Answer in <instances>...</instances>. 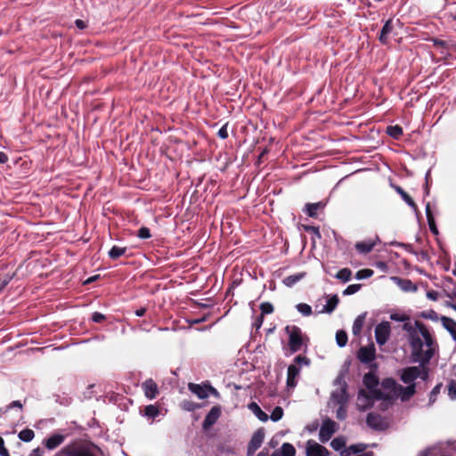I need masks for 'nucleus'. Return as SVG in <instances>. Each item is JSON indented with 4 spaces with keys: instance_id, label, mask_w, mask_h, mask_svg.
Wrapping results in <instances>:
<instances>
[{
    "instance_id": "f257e3e1",
    "label": "nucleus",
    "mask_w": 456,
    "mask_h": 456,
    "mask_svg": "<svg viewBox=\"0 0 456 456\" xmlns=\"http://www.w3.org/2000/svg\"><path fill=\"white\" fill-rule=\"evenodd\" d=\"M96 450L99 448L94 443L76 440L65 445L59 454L63 456H96Z\"/></svg>"
},
{
    "instance_id": "f03ea898",
    "label": "nucleus",
    "mask_w": 456,
    "mask_h": 456,
    "mask_svg": "<svg viewBox=\"0 0 456 456\" xmlns=\"http://www.w3.org/2000/svg\"><path fill=\"white\" fill-rule=\"evenodd\" d=\"M285 331L289 335L288 346L290 354L300 351L305 345V338L301 329L296 325H288L285 328Z\"/></svg>"
},
{
    "instance_id": "7ed1b4c3",
    "label": "nucleus",
    "mask_w": 456,
    "mask_h": 456,
    "mask_svg": "<svg viewBox=\"0 0 456 456\" xmlns=\"http://www.w3.org/2000/svg\"><path fill=\"white\" fill-rule=\"evenodd\" d=\"M357 358L358 360L365 364L370 363V368L376 369L377 363H372V362L376 358V348L374 344H370L367 346H361L357 351Z\"/></svg>"
},
{
    "instance_id": "20e7f679",
    "label": "nucleus",
    "mask_w": 456,
    "mask_h": 456,
    "mask_svg": "<svg viewBox=\"0 0 456 456\" xmlns=\"http://www.w3.org/2000/svg\"><path fill=\"white\" fill-rule=\"evenodd\" d=\"M338 424L330 419V418H326L322 420L320 432H319V439L322 443L328 442L334 433L338 430Z\"/></svg>"
},
{
    "instance_id": "39448f33",
    "label": "nucleus",
    "mask_w": 456,
    "mask_h": 456,
    "mask_svg": "<svg viewBox=\"0 0 456 456\" xmlns=\"http://www.w3.org/2000/svg\"><path fill=\"white\" fill-rule=\"evenodd\" d=\"M390 336V323L388 322H382L375 328V338L379 346L385 345Z\"/></svg>"
},
{
    "instance_id": "423d86ee",
    "label": "nucleus",
    "mask_w": 456,
    "mask_h": 456,
    "mask_svg": "<svg viewBox=\"0 0 456 456\" xmlns=\"http://www.w3.org/2000/svg\"><path fill=\"white\" fill-rule=\"evenodd\" d=\"M366 424L372 429L383 431L387 428L385 419L379 413L370 412L366 418Z\"/></svg>"
},
{
    "instance_id": "0eeeda50",
    "label": "nucleus",
    "mask_w": 456,
    "mask_h": 456,
    "mask_svg": "<svg viewBox=\"0 0 456 456\" xmlns=\"http://www.w3.org/2000/svg\"><path fill=\"white\" fill-rule=\"evenodd\" d=\"M264 438H265V432L263 429H258L256 430L248 444V448H247V456H252L254 455V453L256 452V451L261 446V444H263L264 442Z\"/></svg>"
},
{
    "instance_id": "6e6552de",
    "label": "nucleus",
    "mask_w": 456,
    "mask_h": 456,
    "mask_svg": "<svg viewBox=\"0 0 456 456\" xmlns=\"http://www.w3.org/2000/svg\"><path fill=\"white\" fill-rule=\"evenodd\" d=\"M306 456H329V450L314 440H308L305 446Z\"/></svg>"
},
{
    "instance_id": "1a4fd4ad",
    "label": "nucleus",
    "mask_w": 456,
    "mask_h": 456,
    "mask_svg": "<svg viewBox=\"0 0 456 456\" xmlns=\"http://www.w3.org/2000/svg\"><path fill=\"white\" fill-rule=\"evenodd\" d=\"M333 397L337 399L338 403H340V406L338 408L336 411V418L339 420H343L347 416L346 408L343 405L344 403L347 399L346 395V384L345 383L343 387L341 388V392L339 395H336L333 394Z\"/></svg>"
},
{
    "instance_id": "9d476101",
    "label": "nucleus",
    "mask_w": 456,
    "mask_h": 456,
    "mask_svg": "<svg viewBox=\"0 0 456 456\" xmlns=\"http://www.w3.org/2000/svg\"><path fill=\"white\" fill-rule=\"evenodd\" d=\"M415 326L424 338L425 345L428 348H439L436 340L433 338L427 327L419 321L415 322Z\"/></svg>"
},
{
    "instance_id": "9b49d317",
    "label": "nucleus",
    "mask_w": 456,
    "mask_h": 456,
    "mask_svg": "<svg viewBox=\"0 0 456 456\" xmlns=\"http://www.w3.org/2000/svg\"><path fill=\"white\" fill-rule=\"evenodd\" d=\"M221 413L222 410L220 405L213 406L205 417V419L202 423V428L204 430L209 429L220 418Z\"/></svg>"
},
{
    "instance_id": "f8f14e48",
    "label": "nucleus",
    "mask_w": 456,
    "mask_h": 456,
    "mask_svg": "<svg viewBox=\"0 0 456 456\" xmlns=\"http://www.w3.org/2000/svg\"><path fill=\"white\" fill-rule=\"evenodd\" d=\"M420 376V367L411 366L403 370L401 380L405 384L414 383L413 381Z\"/></svg>"
},
{
    "instance_id": "ddd939ff",
    "label": "nucleus",
    "mask_w": 456,
    "mask_h": 456,
    "mask_svg": "<svg viewBox=\"0 0 456 456\" xmlns=\"http://www.w3.org/2000/svg\"><path fill=\"white\" fill-rule=\"evenodd\" d=\"M142 388L143 390L144 395L148 399H155L159 395V387L157 383L152 379H146L142 384Z\"/></svg>"
},
{
    "instance_id": "4468645a",
    "label": "nucleus",
    "mask_w": 456,
    "mask_h": 456,
    "mask_svg": "<svg viewBox=\"0 0 456 456\" xmlns=\"http://www.w3.org/2000/svg\"><path fill=\"white\" fill-rule=\"evenodd\" d=\"M300 374V369L296 364H290L287 371V387L294 388L297 384V379Z\"/></svg>"
},
{
    "instance_id": "2eb2a0df",
    "label": "nucleus",
    "mask_w": 456,
    "mask_h": 456,
    "mask_svg": "<svg viewBox=\"0 0 456 456\" xmlns=\"http://www.w3.org/2000/svg\"><path fill=\"white\" fill-rule=\"evenodd\" d=\"M65 438L66 436L64 435L55 433L45 439L43 444L48 450H54L65 441Z\"/></svg>"
},
{
    "instance_id": "dca6fc26",
    "label": "nucleus",
    "mask_w": 456,
    "mask_h": 456,
    "mask_svg": "<svg viewBox=\"0 0 456 456\" xmlns=\"http://www.w3.org/2000/svg\"><path fill=\"white\" fill-rule=\"evenodd\" d=\"M411 346V356L414 362H418L419 357L422 355L423 341L419 337H411L410 340Z\"/></svg>"
},
{
    "instance_id": "f3484780",
    "label": "nucleus",
    "mask_w": 456,
    "mask_h": 456,
    "mask_svg": "<svg viewBox=\"0 0 456 456\" xmlns=\"http://www.w3.org/2000/svg\"><path fill=\"white\" fill-rule=\"evenodd\" d=\"M416 393V384L411 383L407 387L399 386L398 393L401 395V400L403 402L409 401Z\"/></svg>"
},
{
    "instance_id": "a211bd4d",
    "label": "nucleus",
    "mask_w": 456,
    "mask_h": 456,
    "mask_svg": "<svg viewBox=\"0 0 456 456\" xmlns=\"http://www.w3.org/2000/svg\"><path fill=\"white\" fill-rule=\"evenodd\" d=\"M189 390L196 395L200 399H206L208 397V384L201 386L200 384L189 383Z\"/></svg>"
},
{
    "instance_id": "6ab92c4d",
    "label": "nucleus",
    "mask_w": 456,
    "mask_h": 456,
    "mask_svg": "<svg viewBox=\"0 0 456 456\" xmlns=\"http://www.w3.org/2000/svg\"><path fill=\"white\" fill-rule=\"evenodd\" d=\"M378 240L379 237L376 236L374 240L358 241L355 244V248L361 254H368L373 249Z\"/></svg>"
},
{
    "instance_id": "aec40b11",
    "label": "nucleus",
    "mask_w": 456,
    "mask_h": 456,
    "mask_svg": "<svg viewBox=\"0 0 456 456\" xmlns=\"http://www.w3.org/2000/svg\"><path fill=\"white\" fill-rule=\"evenodd\" d=\"M393 29H394L393 20L388 19L385 22V24L380 31V34L379 37L380 43H382L383 45H387L388 43V36L393 31Z\"/></svg>"
},
{
    "instance_id": "412c9836",
    "label": "nucleus",
    "mask_w": 456,
    "mask_h": 456,
    "mask_svg": "<svg viewBox=\"0 0 456 456\" xmlns=\"http://www.w3.org/2000/svg\"><path fill=\"white\" fill-rule=\"evenodd\" d=\"M425 210H426L427 220H428V224L430 232L434 235H438L439 232H438L429 202L427 203Z\"/></svg>"
},
{
    "instance_id": "4be33fe9",
    "label": "nucleus",
    "mask_w": 456,
    "mask_h": 456,
    "mask_svg": "<svg viewBox=\"0 0 456 456\" xmlns=\"http://www.w3.org/2000/svg\"><path fill=\"white\" fill-rule=\"evenodd\" d=\"M379 383V381L378 377L372 371L364 374L363 384L370 391L376 388Z\"/></svg>"
},
{
    "instance_id": "5701e85b",
    "label": "nucleus",
    "mask_w": 456,
    "mask_h": 456,
    "mask_svg": "<svg viewBox=\"0 0 456 456\" xmlns=\"http://www.w3.org/2000/svg\"><path fill=\"white\" fill-rule=\"evenodd\" d=\"M367 444H351L349 447L345 448L341 451V456H350L352 453L356 454L365 451Z\"/></svg>"
},
{
    "instance_id": "b1692460",
    "label": "nucleus",
    "mask_w": 456,
    "mask_h": 456,
    "mask_svg": "<svg viewBox=\"0 0 456 456\" xmlns=\"http://www.w3.org/2000/svg\"><path fill=\"white\" fill-rule=\"evenodd\" d=\"M325 204L322 201L316 203H307L305 206V212L310 216L316 218L318 216V210L323 208Z\"/></svg>"
},
{
    "instance_id": "393cba45",
    "label": "nucleus",
    "mask_w": 456,
    "mask_h": 456,
    "mask_svg": "<svg viewBox=\"0 0 456 456\" xmlns=\"http://www.w3.org/2000/svg\"><path fill=\"white\" fill-rule=\"evenodd\" d=\"M443 326L446 330H448L452 336L453 339L456 340V322L446 316H442L441 318Z\"/></svg>"
},
{
    "instance_id": "a878e982",
    "label": "nucleus",
    "mask_w": 456,
    "mask_h": 456,
    "mask_svg": "<svg viewBox=\"0 0 456 456\" xmlns=\"http://www.w3.org/2000/svg\"><path fill=\"white\" fill-rule=\"evenodd\" d=\"M439 348H428L426 351L422 350V355L419 357L418 362H420V367L426 366L430 360L434 357Z\"/></svg>"
},
{
    "instance_id": "bb28decb",
    "label": "nucleus",
    "mask_w": 456,
    "mask_h": 456,
    "mask_svg": "<svg viewBox=\"0 0 456 456\" xmlns=\"http://www.w3.org/2000/svg\"><path fill=\"white\" fill-rule=\"evenodd\" d=\"M399 386L400 385L397 384L395 379H394L393 378H386L381 382L382 388L393 392V395H397Z\"/></svg>"
},
{
    "instance_id": "cd10ccee",
    "label": "nucleus",
    "mask_w": 456,
    "mask_h": 456,
    "mask_svg": "<svg viewBox=\"0 0 456 456\" xmlns=\"http://www.w3.org/2000/svg\"><path fill=\"white\" fill-rule=\"evenodd\" d=\"M248 409L252 411V412L257 417V419L261 421H266L268 419V415L262 411L259 405L252 402L248 404Z\"/></svg>"
},
{
    "instance_id": "c85d7f7f",
    "label": "nucleus",
    "mask_w": 456,
    "mask_h": 456,
    "mask_svg": "<svg viewBox=\"0 0 456 456\" xmlns=\"http://www.w3.org/2000/svg\"><path fill=\"white\" fill-rule=\"evenodd\" d=\"M396 192L402 197V199L413 209H417V205L412 198L400 186L395 187Z\"/></svg>"
},
{
    "instance_id": "c756f323",
    "label": "nucleus",
    "mask_w": 456,
    "mask_h": 456,
    "mask_svg": "<svg viewBox=\"0 0 456 456\" xmlns=\"http://www.w3.org/2000/svg\"><path fill=\"white\" fill-rule=\"evenodd\" d=\"M339 303V298L337 295L332 296L328 301L327 304L324 305L323 309L321 311V313H332L337 305Z\"/></svg>"
},
{
    "instance_id": "7c9ffc66",
    "label": "nucleus",
    "mask_w": 456,
    "mask_h": 456,
    "mask_svg": "<svg viewBox=\"0 0 456 456\" xmlns=\"http://www.w3.org/2000/svg\"><path fill=\"white\" fill-rule=\"evenodd\" d=\"M126 251V247H118L115 245L110 249L108 255L110 259L116 260L121 256L125 255Z\"/></svg>"
},
{
    "instance_id": "2f4dec72",
    "label": "nucleus",
    "mask_w": 456,
    "mask_h": 456,
    "mask_svg": "<svg viewBox=\"0 0 456 456\" xmlns=\"http://www.w3.org/2000/svg\"><path fill=\"white\" fill-rule=\"evenodd\" d=\"M373 397L378 400H383L384 402H391L394 399V395L390 393H385L377 387L373 390H370Z\"/></svg>"
},
{
    "instance_id": "473e14b6",
    "label": "nucleus",
    "mask_w": 456,
    "mask_h": 456,
    "mask_svg": "<svg viewBox=\"0 0 456 456\" xmlns=\"http://www.w3.org/2000/svg\"><path fill=\"white\" fill-rule=\"evenodd\" d=\"M305 273H295V274L287 276L286 278H284L283 283L287 287H292L297 282H298L301 279H303L305 277Z\"/></svg>"
},
{
    "instance_id": "72a5a7b5",
    "label": "nucleus",
    "mask_w": 456,
    "mask_h": 456,
    "mask_svg": "<svg viewBox=\"0 0 456 456\" xmlns=\"http://www.w3.org/2000/svg\"><path fill=\"white\" fill-rule=\"evenodd\" d=\"M159 414V407H157L156 405L150 404V405L145 406V408L143 409V415L148 418L154 419Z\"/></svg>"
},
{
    "instance_id": "f704fd0d",
    "label": "nucleus",
    "mask_w": 456,
    "mask_h": 456,
    "mask_svg": "<svg viewBox=\"0 0 456 456\" xmlns=\"http://www.w3.org/2000/svg\"><path fill=\"white\" fill-rule=\"evenodd\" d=\"M281 456H295L296 449L289 443H284L281 448Z\"/></svg>"
},
{
    "instance_id": "c9c22d12",
    "label": "nucleus",
    "mask_w": 456,
    "mask_h": 456,
    "mask_svg": "<svg viewBox=\"0 0 456 456\" xmlns=\"http://www.w3.org/2000/svg\"><path fill=\"white\" fill-rule=\"evenodd\" d=\"M18 436L21 441L28 443L34 438L35 433L30 428H25L19 433Z\"/></svg>"
},
{
    "instance_id": "e433bc0d",
    "label": "nucleus",
    "mask_w": 456,
    "mask_h": 456,
    "mask_svg": "<svg viewBox=\"0 0 456 456\" xmlns=\"http://www.w3.org/2000/svg\"><path fill=\"white\" fill-rule=\"evenodd\" d=\"M336 341L338 346L343 347L347 344L348 338L345 330H338L336 333Z\"/></svg>"
},
{
    "instance_id": "4c0bfd02",
    "label": "nucleus",
    "mask_w": 456,
    "mask_h": 456,
    "mask_svg": "<svg viewBox=\"0 0 456 456\" xmlns=\"http://www.w3.org/2000/svg\"><path fill=\"white\" fill-rule=\"evenodd\" d=\"M363 323H364V316L359 315L354 320V322L353 323L352 330H353L354 335H358L362 331Z\"/></svg>"
},
{
    "instance_id": "58836bf2",
    "label": "nucleus",
    "mask_w": 456,
    "mask_h": 456,
    "mask_svg": "<svg viewBox=\"0 0 456 456\" xmlns=\"http://www.w3.org/2000/svg\"><path fill=\"white\" fill-rule=\"evenodd\" d=\"M387 134L394 139H398L403 134V128L398 126H390L387 129Z\"/></svg>"
},
{
    "instance_id": "ea45409f",
    "label": "nucleus",
    "mask_w": 456,
    "mask_h": 456,
    "mask_svg": "<svg viewBox=\"0 0 456 456\" xmlns=\"http://www.w3.org/2000/svg\"><path fill=\"white\" fill-rule=\"evenodd\" d=\"M352 271L349 268H343L339 270L336 274V278L341 280L344 282L350 281Z\"/></svg>"
},
{
    "instance_id": "a19ab883",
    "label": "nucleus",
    "mask_w": 456,
    "mask_h": 456,
    "mask_svg": "<svg viewBox=\"0 0 456 456\" xmlns=\"http://www.w3.org/2000/svg\"><path fill=\"white\" fill-rule=\"evenodd\" d=\"M260 310H261V322H263V318L265 314H270L273 312L274 308L273 305L269 302H264L260 305Z\"/></svg>"
},
{
    "instance_id": "79ce46f5",
    "label": "nucleus",
    "mask_w": 456,
    "mask_h": 456,
    "mask_svg": "<svg viewBox=\"0 0 456 456\" xmlns=\"http://www.w3.org/2000/svg\"><path fill=\"white\" fill-rule=\"evenodd\" d=\"M296 307L297 310L304 316H309L312 314V307L305 303H299L296 305Z\"/></svg>"
},
{
    "instance_id": "37998d69",
    "label": "nucleus",
    "mask_w": 456,
    "mask_h": 456,
    "mask_svg": "<svg viewBox=\"0 0 456 456\" xmlns=\"http://www.w3.org/2000/svg\"><path fill=\"white\" fill-rule=\"evenodd\" d=\"M330 446L335 451H339L346 446V441L343 437H336L331 441Z\"/></svg>"
},
{
    "instance_id": "c03bdc74",
    "label": "nucleus",
    "mask_w": 456,
    "mask_h": 456,
    "mask_svg": "<svg viewBox=\"0 0 456 456\" xmlns=\"http://www.w3.org/2000/svg\"><path fill=\"white\" fill-rule=\"evenodd\" d=\"M374 272L373 270L371 269H362V270H359L356 274H355V278L357 280H362V279H367V278H370L373 275Z\"/></svg>"
},
{
    "instance_id": "a18cd8bd",
    "label": "nucleus",
    "mask_w": 456,
    "mask_h": 456,
    "mask_svg": "<svg viewBox=\"0 0 456 456\" xmlns=\"http://www.w3.org/2000/svg\"><path fill=\"white\" fill-rule=\"evenodd\" d=\"M282 416H283V409L281 406H276L273 410L270 418L273 421H278L282 418Z\"/></svg>"
},
{
    "instance_id": "49530a36",
    "label": "nucleus",
    "mask_w": 456,
    "mask_h": 456,
    "mask_svg": "<svg viewBox=\"0 0 456 456\" xmlns=\"http://www.w3.org/2000/svg\"><path fill=\"white\" fill-rule=\"evenodd\" d=\"M442 386H443L442 383H439L436 386H435V387L431 390L430 395H429V403L430 404H432L436 402V396L440 393Z\"/></svg>"
},
{
    "instance_id": "de8ad7c7",
    "label": "nucleus",
    "mask_w": 456,
    "mask_h": 456,
    "mask_svg": "<svg viewBox=\"0 0 456 456\" xmlns=\"http://www.w3.org/2000/svg\"><path fill=\"white\" fill-rule=\"evenodd\" d=\"M137 237L142 240H146L151 237V231L148 227L142 226L137 232Z\"/></svg>"
},
{
    "instance_id": "09e8293b",
    "label": "nucleus",
    "mask_w": 456,
    "mask_h": 456,
    "mask_svg": "<svg viewBox=\"0 0 456 456\" xmlns=\"http://www.w3.org/2000/svg\"><path fill=\"white\" fill-rule=\"evenodd\" d=\"M420 316L424 319L432 320V321H437L438 320V314L434 310H428L424 311L421 313Z\"/></svg>"
},
{
    "instance_id": "8fccbe9b",
    "label": "nucleus",
    "mask_w": 456,
    "mask_h": 456,
    "mask_svg": "<svg viewBox=\"0 0 456 456\" xmlns=\"http://www.w3.org/2000/svg\"><path fill=\"white\" fill-rule=\"evenodd\" d=\"M361 284H351L343 292L344 295H353L360 290Z\"/></svg>"
},
{
    "instance_id": "3c124183",
    "label": "nucleus",
    "mask_w": 456,
    "mask_h": 456,
    "mask_svg": "<svg viewBox=\"0 0 456 456\" xmlns=\"http://www.w3.org/2000/svg\"><path fill=\"white\" fill-rule=\"evenodd\" d=\"M448 395L452 400H456V381L452 380L448 385Z\"/></svg>"
},
{
    "instance_id": "603ef678",
    "label": "nucleus",
    "mask_w": 456,
    "mask_h": 456,
    "mask_svg": "<svg viewBox=\"0 0 456 456\" xmlns=\"http://www.w3.org/2000/svg\"><path fill=\"white\" fill-rule=\"evenodd\" d=\"M294 362L297 364L309 365L311 361L306 356L299 354L294 358Z\"/></svg>"
},
{
    "instance_id": "864d4df0",
    "label": "nucleus",
    "mask_w": 456,
    "mask_h": 456,
    "mask_svg": "<svg viewBox=\"0 0 456 456\" xmlns=\"http://www.w3.org/2000/svg\"><path fill=\"white\" fill-rule=\"evenodd\" d=\"M12 275L5 274L0 277V290L4 289L8 283L12 281Z\"/></svg>"
},
{
    "instance_id": "5fc2aeb1",
    "label": "nucleus",
    "mask_w": 456,
    "mask_h": 456,
    "mask_svg": "<svg viewBox=\"0 0 456 456\" xmlns=\"http://www.w3.org/2000/svg\"><path fill=\"white\" fill-rule=\"evenodd\" d=\"M92 321L94 322H97V323H100V322H102L106 317L104 314L99 313V312H94L93 314H92Z\"/></svg>"
},
{
    "instance_id": "6e6d98bb",
    "label": "nucleus",
    "mask_w": 456,
    "mask_h": 456,
    "mask_svg": "<svg viewBox=\"0 0 456 456\" xmlns=\"http://www.w3.org/2000/svg\"><path fill=\"white\" fill-rule=\"evenodd\" d=\"M390 319L396 322H404L409 320V316L406 314H392Z\"/></svg>"
},
{
    "instance_id": "4d7b16f0",
    "label": "nucleus",
    "mask_w": 456,
    "mask_h": 456,
    "mask_svg": "<svg viewBox=\"0 0 456 456\" xmlns=\"http://www.w3.org/2000/svg\"><path fill=\"white\" fill-rule=\"evenodd\" d=\"M199 405L193 402H190V401H184L183 402V408L186 410V411H193L195 410L196 408H198Z\"/></svg>"
},
{
    "instance_id": "13d9d810",
    "label": "nucleus",
    "mask_w": 456,
    "mask_h": 456,
    "mask_svg": "<svg viewBox=\"0 0 456 456\" xmlns=\"http://www.w3.org/2000/svg\"><path fill=\"white\" fill-rule=\"evenodd\" d=\"M218 136L222 139L228 137L227 124L224 125L217 133Z\"/></svg>"
},
{
    "instance_id": "bf43d9fd",
    "label": "nucleus",
    "mask_w": 456,
    "mask_h": 456,
    "mask_svg": "<svg viewBox=\"0 0 456 456\" xmlns=\"http://www.w3.org/2000/svg\"><path fill=\"white\" fill-rule=\"evenodd\" d=\"M0 456H10L8 450L4 447V439L0 436Z\"/></svg>"
},
{
    "instance_id": "052dcab7",
    "label": "nucleus",
    "mask_w": 456,
    "mask_h": 456,
    "mask_svg": "<svg viewBox=\"0 0 456 456\" xmlns=\"http://www.w3.org/2000/svg\"><path fill=\"white\" fill-rule=\"evenodd\" d=\"M208 394L214 395L216 398L220 397V393L211 385L208 384Z\"/></svg>"
},
{
    "instance_id": "680f3d73",
    "label": "nucleus",
    "mask_w": 456,
    "mask_h": 456,
    "mask_svg": "<svg viewBox=\"0 0 456 456\" xmlns=\"http://www.w3.org/2000/svg\"><path fill=\"white\" fill-rule=\"evenodd\" d=\"M305 231L307 232H314V234H316L319 238L321 237V233H320V231H319V228L316 227V226H306L305 228Z\"/></svg>"
},
{
    "instance_id": "e2e57ef3",
    "label": "nucleus",
    "mask_w": 456,
    "mask_h": 456,
    "mask_svg": "<svg viewBox=\"0 0 456 456\" xmlns=\"http://www.w3.org/2000/svg\"><path fill=\"white\" fill-rule=\"evenodd\" d=\"M428 377V369L426 368V366L422 367V370H420V376L419 378H420L421 379L423 380H426Z\"/></svg>"
},
{
    "instance_id": "0e129e2a",
    "label": "nucleus",
    "mask_w": 456,
    "mask_h": 456,
    "mask_svg": "<svg viewBox=\"0 0 456 456\" xmlns=\"http://www.w3.org/2000/svg\"><path fill=\"white\" fill-rule=\"evenodd\" d=\"M9 158L6 153L0 151V164H4L8 161Z\"/></svg>"
},
{
    "instance_id": "69168bd1",
    "label": "nucleus",
    "mask_w": 456,
    "mask_h": 456,
    "mask_svg": "<svg viewBox=\"0 0 456 456\" xmlns=\"http://www.w3.org/2000/svg\"><path fill=\"white\" fill-rule=\"evenodd\" d=\"M433 42H434V45H436V46H442V47H444V46L446 45L445 41H443L441 39L434 38Z\"/></svg>"
},
{
    "instance_id": "338daca9",
    "label": "nucleus",
    "mask_w": 456,
    "mask_h": 456,
    "mask_svg": "<svg viewBox=\"0 0 456 456\" xmlns=\"http://www.w3.org/2000/svg\"><path fill=\"white\" fill-rule=\"evenodd\" d=\"M12 407H19L22 408V403L20 401H13L8 405V409H11Z\"/></svg>"
},
{
    "instance_id": "774afa93",
    "label": "nucleus",
    "mask_w": 456,
    "mask_h": 456,
    "mask_svg": "<svg viewBox=\"0 0 456 456\" xmlns=\"http://www.w3.org/2000/svg\"><path fill=\"white\" fill-rule=\"evenodd\" d=\"M41 453H42L41 449L40 448H36V449H34L32 451V453H31L30 456H42Z\"/></svg>"
}]
</instances>
